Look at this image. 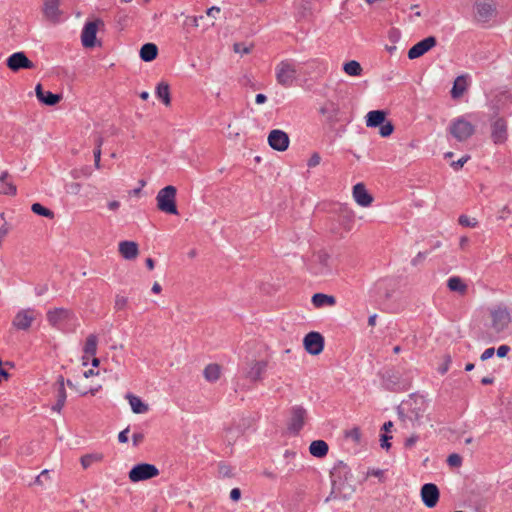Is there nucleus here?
<instances>
[{"instance_id":"1","label":"nucleus","mask_w":512,"mask_h":512,"mask_svg":"<svg viewBox=\"0 0 512 512\" xmlns=\"http://www.w3.org/2000/svg\"><path fill=\"white\" fill-rule=\"evenodd\" d=\"M352 477L351 469L343 461H338L330 471L331 478V492L325 499V502H329L332 499H349L355 488L348 480Z\"/></svg>"},{"instance_id":"2","label":"nucleus","mask_w":512,"mask_h":512,"mask_svg":"<svg viewBox=\"0 0 512 512\" xmlns=\"http://www.w3.org/2000/svg\"><path fill=\"white\" fill-rule=\"evenodd\" d=\"M490 107V126H491V140L494 144L500 145L506 142L508 138V126L504 117H499L501 112L506 109V102L502 98H493L489 104Z\"/></svg>"},{"instance_id":"3","label":"nucleus","mask_w":512,"mask_h":512,"mask_svg":"<svg viewBox=\"0 0 512 512\" xmlns=\"http://www.w3.org/2000/svg\"><path fill=\"white\" fill-rule=\"evenodd\" d=\"M303 73V65L292 61H282L276 67L277 81L285 86H291L298 81Z\"/></svg>"},{"instance_id":"4","label":"nucleus","mask_w":512,"mask_h":512,"mask_svg":"<svg viewBox=\"0 0 512 512\" xmlns=\"http://www.w3.org/2000/svg\"><path fill=\"white\" fill-rule=\"evenodd\" d=\"M176 194L177 189L172 185L162 188L156 196L158 209L167 214L178 215Z\"/></svg>"},{"instance_id":"5","label":"nucleus","mask_w":512,"mask_h":512,"mask_svg":"<svg viewBox=\"0 0 512 512\" xmlns=\"http://www.w3.org/2000/svg\"><path fill=\"white\" fill-rule=\"evenodd\" d=\"M379 376L386 390L398 392L407 389V381L402 378L400 372L395 368L385 369L379 373Z\"/></svg>"},{"instance_id":"6","label":"nucleus","mask_w":512,"mask_h":512,"mask_svg":"<svg viewBox=\"0 0 512 512\" xmlns=\"http://www.w3.org/2000/svg\"><path fill=\"white\" fill-rule=\"evenodd\" d=\"M319 113L325 118L326 122L333 125L340 121H345V112L340 103L335 100H326L319 108Z\"/></svg>"},{"instance_id":"7","label":"nucleus","mask_w":512,"mask_h":512,"mask_svg":"<svg viewBox=\"0 0 512 512\" xmlns=\"http://www.w3.org/2000/svg\"><path fill=\"white\" fill-rule=\"evenodd\" d=\"M449 132L459 142H463L474 134L475 128L464 117H458L451 122Z\"/></svg>"},{"instance_id":"8","label":"nucleus","mask_w":512,"mask_h":512,"mask_svg":"<svg viewBox=\"0 0 512 512\" xmlns=\"http://www.w3.org/2000/svg\"><path fill=\"white\" fill-rule=\"evenodd\" d=\"M158 475V468L149 463H139L134 465L128 474L130 481L134 483L149 480L157 477Z\"/></svg>"},{"instance_id":"9","label":"nucleus","mask_w":512,"mask_h":512,"mask_svg":"<svg viewBox=\"0 0 512 512\" xmlns=\"http://www.w3.org/2000/svg\"><path fill=\"white\" fill-rule=\"evenodd\" d=\"M475 19L487 23L497 14L496 4L492 0H476L474 3Z\"/></svg>"},{"instance_id":"10","label":"nucleus","mask_w":512,"mask_h":512,"mask_svg":"<svg viewBox=\"0 0 512 512\" xmlns=\"http://www.w3.org/2000/svg\"><path fill=\"white\" fill-rule=\"evenodd\" d=\"M492 328L500 333L508 328L511 322V316L506 307L498 306L491 310Z\"/></svg>"},{"instance_id":"11","label":"nucleus","mask_w":512,"mask_h":512,"mask_svg":"<svg viewBox=\"0 0 512 512\" xmlns=\"http://www.w3.org/2000/svg\"><path fill=\"white\" fill-rule=\"evenodd\" d=\"M307 417L306 409L301 405H295L290 409V419L288 422V430L294 434H298L305 424Z\"/></svg>"},{"instance_id":"12","label":"nucleus","mask_w":512,"mask_h":512,"mask_svg":"<svg viewBox=\"0 0 512 512\" xmlns=\"http://www.w3.org/2000/svg\"><path fill=\"white\" fill-rule=\"evenodd\" d=\"M306 351L311 355H318L324 349V337L315 331L309 332L303 340Z\"/></svg>"},{"instance_id":"13","label":"nucleus","mask_w":512,"mask_h":512,"mask_svg":"<svg viewBox=\"0 0 512 512\" xmlns=\"http://www.w3.org/2000/svg\"><path fill=\"white\" fill-rule=\"evenodd\" d=\"M290 139L286 132L274 129L268 135L269 146L279 152L286 151L289 147Z\"/></svg>"},{"instance_id":"14","label":"nucleus","mask_w":512,"mask_h":512,"mask_svg":"<svg viewBox=\"0 0 512 512\" xmlns=\"http://www.w3.org/2000/svg\"><path fill=\"white\" fill-rule=\"evenodd\" d=\"M421 498L424 505L428 508H433L437 505L440 497V491L436 484L426 483L421 487Z\"/></svg>"},{"instance_id":"15","label":"nucleus","mask_w":512,"mask_h":512,"mask_svg":"<svg viewBox=\"0 0 512 512\" xmlns=\"http://www.w3.org/2000/svg\"><path fill=\"white\" fill-rule=\"evenodd\" d=\"M437 44V40L434 36L426 37L425 39L419 41L415 45H413L408 51L409 59H416L424 55L430 49L435 47Z\"/></svg>"},{"instance_id":"16","label":"nucleus","mask_w":512,"mask_h":512,"mask_svg":"<svg viewBox=\"0 0 512 512\" xmlns=\"http://www.w3.org/2000/svg\"><path fill=\"white\" fill-rule=\"evenodd\" d=\"M268 362L265 360L251 361L245 371V378L251 382L262 380V375L266 372Z\"/></svg>"},{"instance_id":"17","label":"nucleus","mask_w":512,"mask_h":512,"mask_svg":"<svg viewBox=\"0 0 512 512\" xmlns=\"http://www.w3.org/2000/svg\"><path fill=\"white\" fill-rule=\"evenodd\" d=\"M414 403L415 406H412V404H410L406 412L404 406L398 409L399 418L403 422H406L408 420L412 424H414L419 423L420 420L422 419L424 414V408H422L421 406H417V401H415Z\"/></svg>"},{"instance_id":"18","label":"nucleus","mask_w":512,"mask_h":512,"mask_svg":"<svg viewBox=\"0 0 512 512\" xmlns=\"http://www.w3.org/2000/svg\"><path fill=\"white\" fill-rule=\"evenodd\" d=\"M35 319V310L32 308L19 311L13 319V326L19 330H28Z\"/></svg>"},{"instance_id":"19","label":"nucleus","mask_w":512,"mask_h":512,"mask_svg":"<svg viewBox=\"0 0 512 512\" xmlns=\"http://www.w3.org/2000/svg\"><path fill=\"white\" fill-rule=\"evenodd\" d=\"M7 66L12 71H18L20 69H31L34 67L32 61H30L23 52H16L10 55L7 59Z\"/></svg>"},{"instance_id":"20","label":"nucleus","mask_w":512,"mask_h":512,"mask_svg":"<svg viewBox=\"0 0 512 512\" xmlns=\"http://www.w3.org/2000/svg\"><path fill=\"white\" fill-rule=\"evenodd\" d=\"M98 22L93 21L85 24L81 34V41L84 47L92 48L95 46Z\"/></svg>"},{"instance_id":"21","label":"nucleus","mask_w":512,"mask_h":512,"mask_svg":"<svg viewBox=\"0 0 512 512\" xmlns=\"http://www.w3.org/2000/svg\"><path fill=\"white\" fill-rule=\"evenodd\" d=\"M60 0H43V14L45 18L53 23L60 20L61 11L59 9Z\"/></svg>"},{"instance_id":"22","label":"nucleus","mask_w":512,"mask_h":512,"mask_svg":"<svg viewBox=\"0 0 512 512\" xmlns=\"http://www.w3.org/2000/svg\"><path fill=\"white\" fill-rule=\"evenodd\" d=\"M353 197L356 203L362 207H368L373 202L372 195L367 191L363 183H357L354 185Z\"/></svg>"},{"instance_id":"23","label":"nucleus","mask_w":512,"mask_h":512,"mask_svg":"<svg viewBox=\"0 0 512 512\" xmlns=\"http://www.w3.org/2000/svg\"><path fill=\"white\" fill-rule=\"evenodd\" d=\"M121 256L126 260H134L139 255L138 244L134 241H121L118 245Z\"/></svg>"},{"instance_id":"24","label":"nucleus","mask_w":512,"mask_h":512,"mask_svg":"<svg viewBox=\"0 0 512 512\" xmlns=\"http://www.w3.org/2000/svg\"><path fill=\"white\" fill-rule=\"evenodd\" d=\"M471 84V77L468 74L458 76L453 84L451 96H461Z\"/></svg>"},{"instance_id":"25","label":"nucleus","mask_w":512,"mask_h":512,"mask_svg":"<svg viewBox=\"0 0 512 512\" xmlns=\"http://www.w3.org/2000/svg\"><path fill=\"white\" fill-rule=\"evenodd\" d=\"M387 112L385 110H372L366 115V126L370 128L379 127L385 122Z\"/></svg>"},{"instance_id":"26","label":"nucleus","mask_w":512,"mask_h":512,"mask_svg":"<svg viewBox=\"0 0 512 512\" xmlns=\"http://www.w3.org/2000/svg\"><path fill=\"white\" fill-rule=\"evenodd\" d=\"M69 316L70 311L65 308H55L47 312V320L53 327H57L61 321L68 319Z\"/></svg>"},{"instance_id":"27","label":"nucleus","mask_w":512,"mask_h":512,"mask_svg":"<svg viewBox=\"0 0 512 512\" xmlns=\"http://www.w3.org/2000/svg\"><path fill=\"white\" fill-rule=\"evenodd\" d=\"M329 450L328 444L323 440L312 441L309 446V452L312 456L323 458L327 455Z\"/></svg>"},{"instance_id":"28","label":"nucleus","mask_w":512,"mask_h":512,"mask_svg":"<svg viewBox=\"0 0 512 512\" xmlns=\"http://www.w3.org/2000/svg\"><path fill=\"white\" fill-rule=\"evenodd\" d=\"M126 398L129 400V404L134 413L142 414V413H146L149 410L148 405L145 404L139 397H137L131 393H128L126 395Z\"/></svg>"},{"instance_id":"29","label":"nucleus","mask_w":512,"mask_h":512,"mask_svg":"<svg viewBox=\"0 0 512 512\" xmlns=\"http://www.w3.org/2000/svg\"><path fill=\"white\" fill-rule=\"evenodd\" d=\"M158 48L154 43H146L140 49V58L145 62H150L157 57Z\"/></svg>"},{"instance_id":"30","label":"nucleus","mask_w":512,"mask_h":512,"mask_svg":"<svg viewBox=\"0 0 512 512\" xmlns=\"http://www.w3.org/2000/svg\"><path fill=\"white\" fill-rule=\"evenodd\" d=\"M447 287L450 291L464 295L467 292V285L459 276L450 277L447 281Z\"/></svg>"},{"instance_id":"31","label":"nucleus","mask_w":512,"mask_h":512,"mask_svg":"<svg viewBox=\"0 0 512 512\" xmlns=\"http://www.w3.org/2000/svg\"><path fill=\"white\" fill-rule=\"evenodd\" d=\"M339 222L345 228V230H351L352 225L354 223L353 211L348 207L341 208L339 214Z\"/></svg>"},{"instance_id":"32","label":"nucleus","mask_w":512,"mask_h":512,"mask_svg":"<svg viewBox=\"0 0 512 512\" xmlns=\"http://www.w3.org/2000/svg\"><path fill=\"white\" fill-rule=\"evenodd\" d=\"M204 378L208 382H216L221 375V367L216 363L208 364L203 371Z\"/></svg>"},{"instance_id":"33","label":"nucleus","mask_w":512,"mask_h":512,"mask_svg":"<svg viewBox=\"0 0 512 512\" xmlns=\"http://www.w3.org/2000/svg\"><path fill=\"white\" fill-rule=\"evenodd\" d=\"M312 303L315 307H323L326 305L333 306L336 303V299L334 296L316 293L312 296Z\"/></svg>"},{"instance_id":"34","label":"nucleus","mask_w":512,"mask_h":512,"mask_svg":"<svg viewBox=\"0 0 512 512\" xmlns=\"http://www.w3.org/2000/svg\"><path fill=\"white\" fill-rule=\"evenodd\" d=\"M315 257H316L317 263L320 265V267L318 268L316 273L324 275L327 272H329V260H330L329 254L325 251H319Z\"/></svg>"},{"instance_id":"35","label":"nucleus","mask_w":512,"mask_h":512,"mask_svg":"<svg viewBox=\"0 0 512 512\" xmlns=\"http://www.w3.org/2000/svg\"><path fill=\"white\" fill-rule=\"evenodd\" d=\"M85 354L89 356H95L97 352V336L95 334H90L86 338V342L83 348Z\"/></svg>"},{"instance_id":"36","label":"nucleus","mask_w":512,"mask_h":512,"mask_svg":"<svg viewBox=\"0 0 512 512\" xmlns=\"http://www.w3.org/2000/svg\"><path fill=\"white\" fill-rule=\"evenodd\" d=\"M343 70L346 74L350 76H359L361 75L362 67L359 62L351 60L344 64Z\"/></svg>"},{"instance_id":"37","label":"nucleus","mask_w":512,"mask_h":512,"mask_svg":"<svg viewBox=\"0 0 512 512\" xmlns=\"http://www.w3.org/2000/svg\"><path fill=\"white\" fill-rule=\"evenodd\" d=\"M31 210H32L33 213H35V214H37L39 216H43V217H46V218H49V219H53L54 218V212L52 210L44 207L40 203L32 204Z\"/></svg>"},{"instance_id":"38","label":"nucleus","mask_w":512,"mask_h":512,"mask_svg":"<svg viewBox=\"0 0 512 512\" xmlns=\"http://www.w3.org/2000/svg\"><path fill=\"white\" fill-rule=\"evenodd\" d=\"M55 391H56V399L65 400L66 401V390H65V381L62 375H59L56 383H55Z\"/></svg>"},{"instance_id":"39","label":"nucleus","mask_w":512,"mask_h":512,"mask_svg":"<svg viewBox=\"0 0 512 512\" xmlns=\"http://www.w3.org/2000/svg\"><path fill=\"white\" fill-rule=\"evenodd\" d=\"M101 458L102 457L100 455H97V454H86V455L81 457V464H82L84 469H87L94 462L100 461Z\"/></svg>"},{"instance_id":"40","label":"nucleus","mask_w":512,"mask_h":512,"mask_svg":"<svg viewBox=\"0 0 512 512\" xmlns=\"http://www.w3.org/2000/svg\"><path fill=\"white\" fill-rule=\"evenodd\" d=\"M218 471L219 474L224 478H233L235 476L233 468L224 462H220L218 464Z\"/></svg>"},{"instance_id":"41","label":"nucleus","mask_w":512,"mask_h":512,"mask_svg":"<svg viewBox=\"0 0 512 512\" xmlns=\"http://www.w3.org/2000/svg\"><path fill=\"white\" fill-rule=\"evenodd\" d=\"M155 96H170V86L168 82L161 81L156 85Z\"/></svg>"},{"instance_id":"42","label":"nucleus","mask_w":512,"mask_h":512,"mask_svg":"<svg viewBox=\"0 0 512 512\" xmlns=\"http://www.w3.org/2000/svg\"><path fill=\"white\" fill-rule=\"evenodd\" d=\"M128 298L122 295H116L114 302V309L116 311H122L127 307Z\"/></svg>"},{"instance_id":"43","label":"nucleus","mask_w":512,"mask_h":512,"mask_svg":"<svg viewBox=\"0 0 512 512\" xmlns=\"http://www.w3.org/2000/svg\"><path fill=\"white\" fill-rule=\"evenodd\" d=\"M380 129H379V134L382 136V137H388L390 136L393 131H394V126L391 122H384L383 124H381L380 126Z\"/></svg>"},{"instance_id":"44","label":"nucleus","mask_w":512,"mask_h":512,"mask_svg":"<svg viewBox=\"0 0 512 512\" xmlns=\"http://www.w3.org/2000/svg\"><path fill=\"white\" fill-rule=\"evenodd\" d=\"M345 436L352 439L355 443H359L361 440V431L358 427H354L349 431H346Z\"/></svg>"},{"instance_id":"45","label":"nucleus","mask_w":512,"mask_h":512,"mask_svg":"<svg viewBox=\"0 0 512 512\" xmlns=\"http://www.w3.org/2000/svg\"><path fill=\"white\" fill-rule=\"evenodd\" d=\"M447 463L451 467H460L462 464V457L457 453H452L448 456Z\"/></svg>"},{"instance_id":"46","label":"nucleus","mask_w":512,"mask_h":512,"mask_svg":"<svg viewBox=\"0 0 512 512\" xmlns=\"http://www.w3.org/2000/svg\"><path fill=\"white\" fill-rule=\"evenodd\" d=\"M458 222L464 227H475L477 225L476 219L470 218L467 215H460Z\"/></svg>"},{"instance_id":"47","label":"nucleus","mask_w":512,"mask_h":512,"mask_svg":"<svg viewBox=\"0 0 512 512\" xmlns=\"http://www.w3.org/2000/svg\"><path fill=\"white\" fill-rule=\"evenodd\" d=\"M102 144H103V138L101 136H97L95 139L96 148L94 149V161L95 162H100Z\"/></svg>"},{"instance_id":"48","label":"nucleus","mask_w":512,"mask_h":512,"mask_svg":"<svg viewBox=\"0 0 512 512\" xmlns=\"http://www.w3.org/2000/svg\"><path fill=\"white\" fill-rule=\"evenodd\" d=\"M384 473H385V471L382 469L371 468V469H368V471H367V477L368 476L377 477L381 483H384L386 480Z\"/></svg>"},{"instance_id":"49","label":"nucleus","mask_w":512,"mask_h":512,"mask_svg":"<svg viewBox=\"0 0 512 512\" xmlns=\"http://www.w3.org/2000/svg\"><path fill=\"white\" fill-rule=\"evenodd\" d=\"M233 49L235 53L244 55L250 53L251 46H247L244 43H235Z\"/></svg>"},{"instance_id":"50","label":"nucleus","mask_w":512,"mask_h":512,"mask_svg":"<svg viewBox=\"0 0 512 512\" xmlns=\"http://www.w3.org/2000/svg\"><path fill=\"white\" fill-rule=\"evenodd\" d=\"M2 184H3L2 192L4 194H7V195H15L16 194L17 189L13 183L5 182Z\"/></svg>"},{"instance_id":"51","label":"nucleus","mask_w":512,"mask_h":512,"mask_svg":"<svg viewBox=\"0 0 512 512\" xmlns=\"http://www.w3.org/2000/svg\"><path fill=\"white\" fill-rule=\"evenodd\" d=\"M320 161H321V157H320L319 153L314 152L311 155V157L309 158V160L307 162V166L309 168H314V167H316L317 165L320 164Z\"/></svg>"},{"instance_id":"52","label":"nucleus","mask_w":512,"mask_h":512,"mask_svg":"<svg viewBox=\"0 0 512 512\" xmlns=\"http://www.w3.org/2000/svg\"><path fill=\"white\" fill-rule=\"evenodd\" d=\"M81 189V185L77 182H72L66 186L67 193L78 194Z\"/></svg>"},{"instance_id":"53","label":"nucleus","mask_w":512,"mask_h":512,"mask_svg":"<svg viewBox=\"0 0 512 512\" xmlns=\"http://www.w3.org/2000/svg\"><path fill=\"white\" fill-rule=\"evenodd\" d=\"M62 98H38V100L47 106H55L57 105Z\"/></svg>"},{"instance_id":"54","label":"nucleus","mask_w":512,"mask_h":512,"mask_svg":"<svg viewBox=\"0 0 512 512\" xmlns=\"http://www.w3.org/2000/svg\"><path fill=\"white\" fill-rule=\"evenodd\" d=\"M35 94H36V96H61L58 93H52L50 91H48V92H46V94H44L41 84L36 85Z\"/></svg>"},{"instance_id":"55","label":"nucleus","mask_w":512,"mask_h":512,"mask_svg":"<svg viewBox=\"0 0 512 512\" xmlns=\"http://www.w3.org/2000/svg\"><path fill=\"white\" fill-rule=\"evenodd\" d=\"M429 252H419L412 260H411V264L413 266H417L419 263H421L425 258L426 256L428 255Z\"/></svg>"},{"instance_id":"56","label":"nucleus","mask_w":512,"mask_h":512,"mask_svg":"<svg viewBox=\"0 0 512 512\" xmlns=\"http://www.w3.org/2000/svg\"><path fill=\"white\" fill-rule=\"evenodd\" d=\"M391 438H392V436H389V435H387V434H382V435H381V439H380V441H381V447H382L383 449L388 450V449L391 447V444H390V442H389V440H390Z\"/></svg>"},{"instance_id":"57","label":"nucleus","mask_w":512,"mask_h":512,"mask_svg":"<svg viewBox=\"0 0 512 512\" xmlns=\"http://www.w3.org/2000/svg\"><path fill=\"white\" fill-rule=\"evenodd\" d=\"M495 353V349L493 347L491 348H487L480 356V359L482 361H486L488 359H490Z\"/></svg>"},{"instance_id":"58","label":"nucleus","mask_w":512,"mask_h":512,"mask_svg":"<svg viewBox=\"0 0 512 512\" xmlns=\"http://www.w3.org/2000/svg\"><path fill=\"white\" fill-rule=\"evenodd\" d=\"M468 159H469V156H464L461 159H459L458 161L452 162L451 166L455 170H458L463 167V165L468 161Z\"/></svg>"},{"instance_id":"59","label":"nucleus","mask_w":512,"mask_h":512,"mask_svg":"<svg viewBox=\"0 0 512 512\" xmlns=\"http://www.w3.org/2000/svg\"><path fill=\"white\" fill-rule=\"evenodd\" d=\"M510 351V347L508 345H501L497 349V356L500 358L505 357Z\"/></svg>"},{"instance_id":"60","label":"nucleus","mask_w":512,"mask_h":512,"mask_svg":"<svg viewBox=\"0 0 512 512\" xmlns=\"http://www.w3.org/2000/svg\"><path fill=\"white\" fill-rule=\"evenodd\" d=\"M241 498V490L239 488H233L230 492V499L232 501H238Z\"/></svg>"},{"instance_id":"61","label":"nucleus","mask_w":512,"mask_h":512,"mask_svg":"<svg viewBox=\"0 0 512 512\" xmlns=\"http://www.w3.org/2000/svg\"><path fill=\"white\" fill-rule=\"evenodd\" d=\"M128 432H129V427H127L126 429L122 430L119 433L118 440H119L120 443L128 442Z\"/></svg>"},{"instance_id":"62","label":"nucleus","mask_w":512,"mask_h":512,"mask_svg":"<svg viewBox=\"0 0 512 512\" xmlns=\"http://www.w3.org/2000/svg\"><path fill=\"white\" fill-rule=\"evenodd\" d=\"M49 478V471L48 470H43L40 475H38L36 477V480L35 482L39 485H42L43 484V479H48Z\"/></svg>"},{"instance_id":"63","label":"nucleus","mask_w":512,"mask_h":512,"mask_svg":"<svg viewBox=\"0 0 512 512\" xmlns=\"http://www.w3.org/2000/svg\"><path fill=\"white\" fill-rule=\"evenodd\" d=\"M418 439H419L418 435L410 436L409 438H407L405 440V447L411 448L418 441Z\"/></svg>"},{"instance_id":"64","label":"nucleus","mask_w":512,"mask_h":512,"mask_svg":"<svg viewBox=\"0 0 512 512\" xmlns=\"http://www.w3.org/2000/svg\"><path fill=\"white\" fill-rule=\"evenodd\" d=\"M220 13V8L217 6H212L209 9H207L206 14L209 17L216 18V15Z\"/></svg>"}]
</instances>
